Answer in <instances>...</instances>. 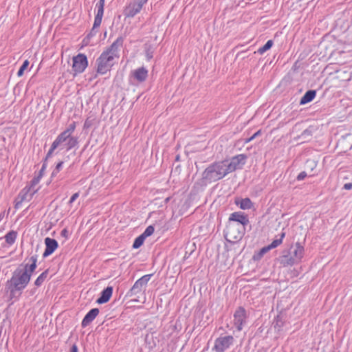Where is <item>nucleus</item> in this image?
<instances>
[{"instance_id": "nucleus-4", "label": "nucleus", "mask_w": 352, "mask_h": 352, "mask_svg": "<svg viewBox=\"0 0 352 352\" xmlns=\"http://www.w3.org/2000/svg\"><path fill=\"white\" fill-rule=\"evenodd\" d=\"M245 232V228L240 223L228 221L224 230V236L230 243H235L241 240Z\"/></svg>"}, {"instance_id": "nucleus-28", "label": "nucleus", "mask_w": 352, "mask_h": 352, "mask_svg": "<svg viewBox=\"0 0 352 352\" xmlns=\"http://www.w3.org/2000/svg\"><path fill=\"white\" fill-rule=\"evenodd\" d=\"M49 273V270H45L43 273H41L38 277L36 279L34 282V285L37 287H40L43 282L45 280V279L47 277Z\"/></svg>"}, {"instance_id": "nucleus-12", "label": "nucleus", "mask_w": 352, "mask_h": 352, "mask_svg": "<svg viewBox=\"0 0 352 352\" xmlns=\"http://www.w3.org/2000/svg\"><path fill=\"white\" fill-rule=\"evenodd\" d=\"M123 43L124 38L119 36L105 51H104V52L113 56L114 58H118L119 50L122 46Z\"/></svg>"}, {"instance_id": "nucleus-3", "label": "nucleus", "mask_w": 352, "mask_h": 352, "mask_svg": "<svg viewBox=\"0 0 352 352\" xmlns=\"http://www.w3.org/2000/svg\"><path fill=\"white\" fill-rule=\"evenodd\" d=\"M223 161L214 162L208 166L202 173V179L209 182H216L228 175Z\"/></svg>"}, {"instance_id": "nucleus-24", "label": "nucleus", "mask_w": 352, "mask_h": 352, "mask_svg": "<svg viewBox=\"0 0 352 352\" xmlns=\"http://www.w3.org/2000/svg\"><path fill=\"white\" fill-rule=\"evenodd\" d=\"M155 50V47L154 45L150 43H146L144 44L145 54L148 60L153 58Z\"/></svg>"}, {"instance_id": "nucleus-1", "label": "nucleus", "mask_w": 352, "mask_h": 352, "mask_svg": "<svg viewBox=\"0 0 352 352\" xmlns=\"http://www.w3.org/2000/svg\"><path fill=\"white\" fill-rule=\"evenodd\" d=\"M30 280V275L22 269H16L12 278L6 283V287L10 292L11 296H14L16 292H21L28 285Z\"/></svg>"}, {"instance_id": "nucleus-18", "label": "nucleus", "mask_w": 352, "mask_h": 352, "mask_svg": "<svg viewBox=\"0 0 352 352\" xmlns=\"http://www.w3.org/2000/svg\"><path fill=\"white\" fill-rule=\"evenodd\" d=\"M113 294V287L109 286L104 289L100 293V297L96 300L98 304H104L108 302Z\"/></svg>"}, {"instance_id": "nucleus-45", "label": "nucleus", "mask_w": 352, "mask_h": 352, "mask_svg": "<svg viewBox=\"0 0 352 352\" xmlns=\"http://www.w3.org/2000/svg\"><path fill=\"white\" fill-rule=\"evenodd\" d=\"M138 4H140L142 8L143 5L145 4L148 0H134Z\"/></svg>"}, {"instance_id": "nucleus-15", "label": "nucleus", "mask_w": 352, "mask_h": 352, "mask_svg": "<svg viewBox=\"0 0 352 352\" xmlns=\"http://www.w3.org/2000/svg\"><path fill=\"white\" fill-rule=\"evenodd\" d=\"M45 250L43 252V256L44 258L47 257L51 255L58 248V242L50 237H46L45 239Z\"/></svg>"}, {"instance_id": "nucleus-41", "label": "nucleus", "mask_w": 352, "mask_h": 352, "mask_svg": "<svg viewBox=\"0 0 352 352\" xmlns=\"http://www.w3.org/2000/svg\"><path fill=\"white\" fill-rule=\"evenodd\" d=\"M46 162H47V160H45L43 164V166H42V167H41V170L39 171V173L38 175H41V178L43 177V172H44V170L46 168V166H47Z\"/></svg>"}, {"instance_id": "nucleus-32", "label": "nucleus", "mask_w": 352, "mask_h": 352, "mask_svg": "<svg viewBox=\"0 0 352 352\" xmlns=\"http://www.w3.org/2000/svg\"><path fill=\"white\" fill-rule=\"evenodd\" d=\"M76 129V122H73L71 123L67 128L63 131L65 133H66L69 137H73L72 134L74 133Z\"/></svg>"}, {"instance_id": "nucleus-35", "label": "nucleus", "mask_w": 352, "mask_h": 352, "mask_svg": "<svg viewBox=\"0 0 352 352\" xmlns=\"http://www.w3.org/2000/svg\"><path fill=\"white\" fill-rule=\"evenodd\" d=\"M63 164V162H60L57 164L55 169L53 170L52 173V177L55 176L61 169Z\"/></svg>"}, {"instance_id": "nucleus-52", "label": "nucleus", "mask_w": 352, "mask_h": 352, "mask_svg": "<svg viewBox=\"0 0 352 352\" xmlns=\"http://www.w3.org/2000/svg\"><path fill=\"white\" fill-rule=\"evenodd\" d=\"M3 217V214H0V221L2 219Z\"/></svg>"}, {"instance_id": "nucleus-6", "label": "nucleus", "mask_w": 352, "mask_h": 352, "mask_svg": "<svg viewBox=\"0 0 352 352\" xmlns=\"http://www.w3.org/2000/svg\"><path fill=\"white\" fill-rule=\"evenodd\" d=\"M247 156L244 154L237 155L230 160L223 161L225 163V167L228 173L234 172L237 169L242 168V166L245 164Z\"/></svg>"}, {"instance_id": "nucleus-7", "label": "nucleus", "mask_w": 352, "mask_h": 352, "mask_svg": "<svg viewBox=\"0 0 352 352\" xmlns=\"http://www.w3.org/2000/svg\"><path fill=\"white\" fill-rule=\"evenodd\" d=\"M41 179V175H38L34 177L31 181V184L29 188L25 187L23 189V190L19 195L18 198H20V201H17L15 204V208H18L19 204H21L23 201L27 199L28 195V192H31L30 195V199L32 198V195L36 192L37 189H34V186L37 185Z\"/></svg>"}, {"instance_id": "nucleus-2", "label": "nucleus", "mask_w": 352, "mask_h": 352, "mask_svg": "<svg viewBox=\"0 0 352 352\" xmlns=\"http://www.w3.org/2000/svg\"><path fill=\"white\" fill-rule=\"evenodd\" d=\"M77 144L78 139L76 137H69L64 132H62L52 144L51 148L46 155L45 160H47V159L52 156L55 149L60 148V149L65 148L67 151H69Z\"/></svg>"}, {"instance_id": "nucleus-37", "label": "nucleus", "mask_w": 352, "mask_h": 352, "mask_svg": "<svg viewBox=\"0 0 352 352\" xmlns=\"http://www.w3.org/2000/svg\"><path fill=\"white\" fill-rule=\"evenodd\" d=\"M270 250H272V248L270 246V245L265 246L262 248L258 253L260 256H263L265 254H266L268 251Z\"/></svg>"}, {"instance_id": "nucleus-34", "label": "nucleus", "mask_w": 352, "mask_h": 352, "mask_svg": "<svg viewBox=\"0 0 352 352\" xmlns=\"http://www.w3.org/2000/svg\"><path fill=\"white\" fill-rule=\"evenodd\" d=\"M154 227L153 226H149L145 229L144 232L142 234V235L146 238L152 235L154 232Z\"/></svg>"}, {"instance_id": "nucleus-23", "label": "nucleus", "mask_w": 352, "mask_h": 352, "mask_svg": "<svg viewBox=\"0 0 352 352\" xmlns=\"http://www.w3.org/2000/svg\"><path fill=\"white\" fill-rule=\"evenodd\" d=\"M98 11L97 14L94 19V28H98L100 27L101 23H102V19L104 14V8L102 6H97Z\"/></svg>"}, {"instance_id": "nucleus-48", "label": "nucleus", "mask_w": 352, "mask_h": 352, "mask_svg": "<svg viewBox=\"0 0 352 352\" xmlns=\"http://www.w3.org/2000/svg\"><path fill=\"white\" fill-rule=\"evenodd\" d=\"M78 346H76V344H73L71 348L70 352H78Z\"/></svg>"}, {"instance_id": "nucleus-46", "label": "nucleus", "mask_w": 352, "mask_h": 352, "mask_svg": "<svg viewBox=\"0 0 352 352\" xmlns=\"http://www.w3.org/2000/svg\"><path fill=\"white\" fill-rule=\"evenodd\" d=\"M96 28H94L93 27V28H92V29H91V32H90V33L87 35V37H90V36H94V35L96 34V32H97V31L96 30Z\"/></svg>"}, {"instance_id": "nucleus-49", "label": "nucleus", "mask_w": 352, "mask_h": 352, "mask_svg": "<svg viewBox=\"0 0 352 352\" xmlns=\"http://www.w3.org/2000/svg\"><path fill=\"white\" fill-rule=\"evenodd\" d=\"M261 134V130H258V131H256L255 133H254L252 135V138H256V137H258V135H260Z\"/></svg>"}, {"instance_id": "nucleus-26", "label": "nucleus", "mask_w": 352, "mask_h": 352, "mask_svg": "<svg viewBox=\"0 0 352 352\" xmlns=\"http://www.w3.org/2000/svg\"><path fill=\"white\" fill-rule=\"evenodd\" d=\"M17 236V232L14 230H11L8 232L4 236L6 242L9 245H11L13 243H14L16 239Z\"/></svg>"}, {"instance_id": "nucleus-43", "label": "nucleus", "mask_w": 352, "mask_h": 352, "mask_svg": "<svg viewBox=\"0 0 352 352\" xmlns=\"http://www.w3.org/2000/svg\"><path fill=\"white\" fill-rule=\"evenodd\" d=\"M60 235L65 238H67L68 237V231L66 228L63 229L61 232H60Z\"/></svg>"}, {"instance_id": "nucleus-39", "label": "nucleus", "mask_w": 352, "mask_h": 352, "mask_svg": "<svg viewBox=\"0 0 352 352\" xmlns=\"http://www.w3.org/2000/svg\"><path fill=\"white\" fill-rule=\"evenodd\" d=\"M270 250H272V248L270 246V245L265 246L262 248L258 253L260 256H263L265 254H266L268 251Z\"/></svg>"}, {"instance_id": "nucleus-47", "label": "nucleus", "mask_w": 352, "mask_h": 352, "mask_svg": "<svg viewBox=\"0 0 352 352\" xmlns=\"http://www.w3.org/2000/svg\"><path fill=\"white\" fill-rule=\"evenodd\" d=\"M311 135V132L310 130L309 129H306L302 133V136H305V135Z\"/></svg>"}, {"instance_id": "nucleus-5", "label": "nucleus", "mask_w": 352, "mask_h": 352, "mask_svg": "<svg viewBox=\"0 0 352 352\" xmlns=\"http://www.w3.org/2000/svg\"><path fill=\"white\" fill-rule=\"evenodd\" d=\"M97 72L104 74L110 71L114 65V58L105 52H102L96 60Z\"/></svg>"}, {"instance_id": "nucleus-36", "label": "nucleus", "mask_w": 352, "mask_h": 352, "mask_svg": "<svg viewBox=\"0 0 352 352\" xmlns=\"http://www.w3.org/2000/svg\"><path fill=\"white\" fill-rule=\"evenodd\" d=\"M270 250H272V248L270 246V245L265 246L262 248L258 253L260 256H263L265 254H266L268 251Z\"/></svg>"}, {"instance_id": "nucleus-33", "label": "nucleus", "mask_w": 352, "mask_h": 352, "mask_svg": "<svg viewBox=\"0 0 352 352\" xmlns=\"http://www.w3.org/2000/svg\"><path fill=\"white\" fill-rule=\"evenodd\" d=\"M28 65H29V61L28 60H25L23 63V64L21 66V67L19 68V71L17 72V76H19V77L23 76L24 71L27 69Z\"/></svg>"}, {"instance_id": "nucleus-8", "label": "nucleus", "mask_w": 352, "mask_h": 352, "mask_svg": "<svg viewBox=\"0 0 352 352\" xmlns=\"http://www.w3.org/2000/svg\"><path fill=\"white\" fill-rule=\"evenodd\" d=\"M234 343V338L232 336L219 337L214 341L212 350L216 352H224Z\"/></svg>"}, {"instance_id": "nucleus-13", "label": "nucleus", "mask_w": 352, "mask_h": 352, "mask_svg": "<svg viewBox=\"0 0 352 352\" xmlns=\"http://www.w3.org/2000/svg\"><path fill=\"white\" fill-rule=\"evenodd\" d=\"M296 264L300 262L304 255V248L300 243H296L294 246H292L289 252Z\"/></svg>"}, {"instance_id": "nucleus-16", "label": "nucleus", "mask_w": 352, "mask_h": 352, "mask_svg": "<svg viewBox=\"0 0 352 352\" xmlns=\"http://www.w3.org/2000/svg\"><path fill=\"white\" fill-rule=\"evenodd\" d=\"M140 4H138L135 1L130 3L124 9V14L126 17L132 18L142 10Z\"/></svg>"}, {"instance_id": "nucleus-22", "label": "nucleus", "mask_w": 352, "mask_h": 352, "mask_svg": "<svg viewBox=\"0 0 352 352\" xmlns=\"http://www.w3.org/2000/svg\"><path fill=\"white\" fill-rule=\"evenodd\" d=\"M316 95V90H309L307 91L304 96L301 98L300 100V104H305L308 102H310L312 101Z\"/></svg>"}, {"instance_id": "nucleus-14", "label": "nucleus", "mask_w": 352, "mask_h": 352, "mask_svg": "<svg viewBox=\"0 0 352 352\" xmlns=\"http://www.w3.org/2000/svg\"><path fill=\"white\" fill-rule=\"evenodd\" d=\"M228 221L240 223L243 225L244 228L250 223L248 216L241 212H234L232 213L229 217Z\"/></svg>"}, {"instance_id": "nucleus-19", "label": "nucleus", "mask_w": 352, "mask_h": 352, "mask_svg": "<svg viewBox=\"0 0 352 352\" xmlns=\"http://www.w3.org/2000/svg\"><path fill=\"white\" fill-rule=\"evenodd\" d=\"M148 76V70L144 67H140L133 72V77L140 82L146 80Z\"/></svg>"}, {"instance_id": "nucleus-38", "label": "nucleus", "mask_w": 352, "mask_h": 352, "mask_svg": "<svg viewBox=\"0 0 352 352\" xmlns=\"http://www.w3.org/2000/svg\"><path fill=\"white\" fill-rule=\"evenodd\" d=\"M270 250H272V248L270 246V245L265 246L262 248L258 253L260 256H263L265 254H266L268 251Z\"/></svg>"}, {"instance_id": "nucleus-10", "label": "nucleus", "mask_w": 352, "mask_h": 352, "mask_svg": "<svg viewBox=\"0 0 352 352\" xmlns=\"http://www.w3.org/2000/svg\"><path fill=\"white\" fill-rule=\"evenodd\" d=\"M151 274H146L142 276L138 280L135 281L133 286L131 288L128 292V296H133L142 292L144 287H145L149 281Z\"/></svg>"}, {"instance_id": "nucleus-9", "label": "nucleus", "mask_w": 352, "mask_h": 352, "mask_svg": "<svg viewBox=\"0 0 352 352\" xmlns=\"http://www.w3.org/2000/svg\"><path fill=\"white\" fill-rule=\"evenodd\" d=\"M87 65V58L84 54H78L73 57L72 69L75 75L83 72Z\"/></svg>"}, {"instance_id": "nucleus-44", "label": "nucleus", "mask_w": 352, "mask_h": 352, "mask_svg": "<svg viewBox=\"0 0 352 352\" xmlns=\"http://www.w3.org/2000/svg\"><path fill=\"white\" fill-rule=\"evenodd\" d=\"M343 188L345 190H351L352 189V182L346 183L344 185Z\"/></svg>"}, {"instance_id": "nucleus-17", "label": "nucleus", "mask_w": 352, "mask_h": 352, "mask_svg": "<svg viewBox=\"0 0 352 352\" xmlns=\"http://www.w3.org/2000/svg\"><path fill=\"white\" fill-rule=\"evenodd\" d=\"M99 309L98 308L91 309L84 317L81 322L82 327L88 326L98 315Z\"/></svg>"}, {"instance_id": "nucleus-42", "label": "nucleus", "mask_w": 352, "mask_h": 352, "mask_svg": "<svg viewBox=\"0 0 352 352\" xmlns=\"http://www.w3.org/2000/svg\"><path fill=\"white\" fill-rule=\"evenodd\" d=\"M79 197V192L74 193L70 198L69 204H72Z\"/></svg>"}, {"instance_id": "nucleus-30", "label": "nucleus", "mask_w": 352, "mask_h": 352, "mask_svg": "<svg viewBox=\"0 0 352 352\" xmlns=\"http://www.w3.org/2000/svg\"><path fill=\"white\" fill-rule=\"evenodd\" d=\"M273 45V41L269 40L267 43L261 47L258 50V52L260 54H263L264 52L270 50Z\"/></svg>"}, {"instance_id": "nucleus-51", "label": "nucleus", "mask_w": 352, "mask_h": 352, "mask_svg": "<svg viewBox=\"0 0 352 352\" xmlns=\"http://www.w3.org/2000/svg\"><path fill=\"white\" fill-rule=\"evenodd\" d=\"M254 138H252V136H251V137H250V138H246V139H245L244 142H245V143H248V142H250V141H252V140H254Z\"/></svg>"}, {"instance_id": "nucleus-20", "label": "nucleus", "mask_w": 352, "mask_h": 352, "mask_svg": "<svg viewBox=\"0 0 352 352\" xmlns=\"http://www.w3.org/2000/svg\"><path fill=\"white\" fill-rule=\"evenodd\" d=\"M279 261L280 264L284 267L292 266L296 264L289 252H284V254L280 256Z\"/></svg>"}, {"instance_id": "nucleus-40", "label": "nucleus", "mask_w": 352, "mask_h": 352, "mask_svg": "<svg viewBox=\"0 0 352 352\" xmlns=\"http://www.w3.org/2000/svg\"><path fill=\"white\" fill-rule=\"evenodd\" d=\"M307 173L305 171H302L298 174L297 176V180L301 181L307 177Z\"/></svg>"}, {"instance_id": "nucleus-31", "label": "nucleus", "mask_w": 352, "mask_h": 352, "mask_svg": "<svg viewBox=\"0 0 352 352\" xmlns=\"http://www.w3.org/2000/svg\"><path fill=\"white\" fill-rule=\"evenodd\" d=\"M145 239L146 238L144 236H143L142 234H140L139 236H138L135 239L133 244V248L134 249L139 248L143 244Z\"/></svg>"}, {"instance_id": "nucleus-21", "label": "nucleus", "mask_w": 352, "mask_h": 352, "mask_svg": "<svg viewBox=\"0 0 352 352\" xmlns=\"http://www.w3.org/2000/svg\"><path fill=\"white\" fill-rule=\"evenodd\" d=\"M30 261H31V264H26L24 269H22V271H26L28 274H30L31 276L36 268L37 256H32L30 258Z\"/></svg>"}, {"instance_id": "nucleus-50", "label": "nucleus", "mask_w": 352, "mask_h": 352, "mask_svg": "<svg viewBox=\"0 0 352 352\" xmlns=\"http://www.w3.org/2000/svg\"><path fill=\"white\" fill-rule=\"evenodd\" d=\"M96 6H102L104 8V0H100L99 2L97 3Z\"/></svg>"}, {"instance_id": "nucleus-29", "label": "nucleus", "mask_w": 352, "mask_h": 352, "mask_svg": "<svg viewBox=\"0 0 352 352\" xmlns=\"http://www.w3.org/2000/svg\"><path fill=\"white\" fill-rule=\"evenodd\" d=\"M285 236V232H282L280 234L279 239H274L270 244V246L272 248V249H274L276 247H278L279 245H280L283 242V238Z\"/></svg>"}, {"instance_id": "nucleus-11", "label": "nucleus", "mask_w": 352, "mask_h": 352, "mask_svg": "<svg viewBox=\"0 0 352 352\" xmlns=\"http://www.w3.org/2000/svg\"><path fill=\"white\" fill-rule=\"evenodd\" d=\"M247 318L246 311L239 307L234 314V324L238 331H241L243 325L245 323Z\"/></svg>"}, {"instance_id": "nucleus-27", "label": "nucleus", "mask_w": 352, "mask_h": 352, "mask_svg": "<svg viewBox=\"0 0 352 352\" xmlns=\"http://www.w3.org/2000/svg\"><path fill=\"white\" fill-rule=\"evenodd\" d=\"M236 204L243 210L250 209L252 206V202L249 198L242 199L239 202H236Z\"/></svg>"}, {"instance_id": "nucleus-25", "label": "nucleus", "mask_w": 352, "mask_h": 352, "mask_svg": "<svg viewBox=\"0 0 352 352\" xmlns=\"http://www.w3.org/2000/svg\"><path fill=\"white\" fill-rule=\"evenodd\" d=\"M285 319L283 315H278L274 320L273 325L276 330L280 331L285 324Z\"/></svg>"}]
</instances>
